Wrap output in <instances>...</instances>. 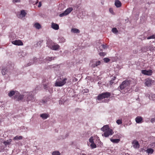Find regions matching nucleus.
Returning a JSON list of instances; mask_svg holds the SVG:
<instances>
[{
  "mask_svg": "<svg viewBox=\"0 0 155 155\" xmlns=\"http://www.w3.org/2000/svg\"><path fill=\"white\" fill-rule=\"evenodd\" d=\"M111 96V94L110 92H105L99 94L96 98V99L101 100L105 98H108Z\"/></svg>",
  "mask_w": 155,
  "mask_h": 155,
  "instance_id": "f257e3e1",
  "label": "nucleus"
},
{
  "mask_svg": "<svg viewBox=\"0 0 155 155\" xmlns=\"http://www.w3.org/2000/svg\"><path fill=\"white\" fill-rule=\"evenodd\" d=\"M130 80H127L123 81L120 86V88L122 90L131 84Z\"/></svg>",
  "mask_w": 155,
  "mask_h": 155,
  "instance_id": "f03ea898",
  "label": "nucleus"
},
{
  "mask_svg": "<svg viewBox=\"0 0 155 155\" xmlns=\"http://www.w3.org/2000/svg\"><path fill=\"white\" fill-rule=\"evenodd\" d=\"M101 64V61L96 60H93L91 61L89 64L91 67L94 68L100 65Z\"/></svg>",
  "mask_w": 155,
  "mask_h": 155,
  "instance_id": "7ed1b4c3",
  "label": "nucleus"
},
{
  "mask_svg": "<svg viewBox=\"0 0 155 155\" xmlns=\"http://www.w3.org/2000/svg\"><path fill=\"white\" fill-rule=\"evenodd\" d=\"M67 78H65L62 81H57L55 84V86L61 87L64 85L66 83V81Z\"/></svg>",
  "mask_w": 155,
  "mask_h": 155,
  "instance_id": "20e7f679",
  "label": "nucleus"
},
{
  "mask_svg": "<svg viewBox=\"0 0 155 155\" xmlns=\"http://www.w3.org/2000/svg\"><path fill=\"white\" fill-rule=\"evenodd\" d=\"M24 96L23 95H21L18 91L17 94H15V96H14V98L17 101H22L24 99Z\"/></svg>",
  "mask_w": 155,
  "mask_h": 155,
  "instance_id": "39448f33",
  "label": "nucleus"
},
{
  "mask_svg": "<svg viewBox=\"0 0 155 155\" xmlns=\"http://www.w3.org/2000/svg\"><path fill=\"white\" fill-rule=\"evenodd\" d=\"M73 10L72 8H67L64 12L60 14L59 16L61 17L66 15L70 13Z\"/></svg>",
  "mask_w": 155,
  "mask_h": 155,
  "instance_id": "423d86ee",
  "label": "nucleus"
},
{
  "mask_svg": "<svg viewBox=\"0 0 155 155\" xmlns=\"http://www.w3.org/2000/svg\"><path fill=\"white\" fill-rule=\"evenodd\" d=\"M27 13L25 12L24 10H21L20 13L18 12L17 15V17L19 18H22L24 17L26 15Z\"/></svg>",
  "mask_w": 155,
  "mask_h": 155,
  "instance_id": "0eeeda50",
  "label": "nucleus"
},
{
  "mask_svg": "<svg viewBox=\"0 0 155 155\" xmlns=\"http://www.w3.org/2000/svg\"><path fill=\"white\" fill-rule=\"evenodd\" d=\"M113 133L114 132L112 130L110 129V130H108L104 132V134H103L102 135L105 137H109L110 135H112Z\"/></svg>",
  "mask_w": 155,
  "mask_h": 155,
  "instance_id": "6e6552de",
  "label": "nucleus"
},
{
  "mask_svg": "<svg viewBox=\"0 0 155 155\" xmlns=\"http://www.w3.org/2000/svg\"><path fill=\"white\" fill-rule=\"evenodd\" d=\"M141 73L144 75L150 76L152 74V71L151 70H141Z\"/></svg>",
  "mask_w": 155,
  "mask_h": 155,
  "instance_id": "1a4fd4ad",
  "label": "nucleus"
},
{
  "mask_svg": "<svg viewBox=\"0 0 155 155\" xmlns=\"http://www.w3.org/2000/svg\"><path fill=\"white\" fill-rule=\"evenodd\" d=\"M48 45L49 48L54 50H58L60 48L59 45L58 44L51 45L48 44Z\"/></svg>",
  "mask_w": 155,
  "mask_h": 155,
  "instance_id": "9d476101",
  "label": "nucleus"
},
{
  "mask_svg": "<svg viewBox=\"0 0 155 155\" xmlns=\"http://www.w3.org/2000/svg\"><path fill=\"white\" fill-rule=\"evenodd\" d=\"M12 43L16 45H23V44L21 40H15L12 41Z\"/></svg>",
  "mask_w": 155,
  "mask_h": 155,
  "instance_id": "9b49d317",
  "label": "nucleus"
},
{
  "mask_svg": "<svg viewBox=\"0 0 155 155\" xmlns=\"http://www.w3.org/2000/svg\"><path fill=\"white\" fill-rule=\"evenodd\" d=\"M27 98L26 99V100L28 101H30L32 100L33 99V96L32 94V92H30L27 95Z\"/></svg>",
  "mask_w": 155,
  "mask_h": 155,
  "instance_id": "f8f14e48",
  "label": "nucleus"
},
{
  "mask_svg": "<svg viewBox=\"0 0 155 155\" xmlns=\"http://www.w3.org/2000/svg\"><path fill=\"white\" fill-rule=\"evenodd\" d=\"M133 146L135 148H138L140 147V144L136 140H134L132 142Z\"/></svg>",
  "mask_w": 155,
  "mask_h": 155,
  "instance_id": "ddd939ff",
  "label": "nucleus"
},
{
  "mask_svg": "<svg viewBox=\"0 0 155 155\" xmlns=\"http://www.w3.org/2000/svg\"><path fill=\"white\" fill-rule=\"evenodd\" d=\"M153 83V81L150 79H146L145 82V85L148 87L150 86Z\"/></svg>",
  "mask_w": 155,
  "mask_h": 155,
  "instance_id": "4468645a",
  "label": "nucleus"
},
{
  "mask_svg": "<svg viewBox=\"0 0 155 155\" xmlns=\"http://www.w3.org/2000/svg\"><path fill=\"white\" fill-rule=\"evenodd\" d=\"M51 27L52 28L55 30H58L59 28V26L58 25L54 22L52 23Z\"/></svg>",
  "mask_w": 155,
  "mask_h": 155,
  "instance_id": "2eb2a0df",
  "label": "nucleus"
},
{
  "mask_svg": "<svg viewBox=\"0 0 155 155\" xmlns=\"http://www.w3.org/2000/svg\"><path fill=\"white\" fill-rule=\"evenodd\" d=\"M114 4L115 6L117 8L120 7L122 5L121 2L119 0H115Z\"/></svg>",
  "mask_w": 155,
  "mask_h": 155,
  "instance_id": "dca6fc26",
  "label": "nucleus"
},
{
  "mask_svg": "<svg viewBox=\"0 0 155 155\" xmlns=\"http://www.w3.org/2000/svg\"><path fill=\"white\" fill-rule=\"evenodd\" d=\"M101 130L105 132L108 130H110L109 126L108 125L104 126L103 127L101 128Z\"/></svg>",
  "mask_w": 155,
  "mask_h": 155,
  "instance_id": "f3484780",
  "label": "nucleus"
},
{
  "mask_svg": "<svg viewBox=\"0 0 155 155\" xmlns=\"http://www.w3.org/2000/svg\"><path fill=\"white\" fill-rule=\"evenodd\" d=\"M142 118L140 116H137L135 118V120L137 123H140L142 122Z\"/></svg>",
  "mask_w": 155,
  "mask_h": 155,
  "instance_id": "a211bd4d",
  "label": "nucleus"
},
{
  "mask_svg": "<svg viewBox=\"0 0 155 155\" xmlns=\"http://www.w3.org/2000/svg\"><path fill=\"white\" fill-rule=\"evenodd\" d=\"M7 72V68L6 67H2L1 71L2 74L3 75H5Z\"/></svg>",
  "mask_w": 155,
  "mask_h": 155,
  "instance_id": "6ab92c4d",
  "label": "nucleus"
},
{
  "mask_svg": "<svg viewBox=\"0 0 155 155\" xmlns=\"http://www.w3.org/2000/svg\"><path fill=\"white\" fill-rule=\"evenodd\" d=\"M17 92H18L17 91H12L8 93V95L10 97H11L14 95V96H15V94H17Z\"/></svg>",
  "mask_w": 155,
  "mask_h": 155,
  "instance_id": "aec40b11",
  "label": "nucleus"
},
{
  "mask_svg": "<svg viewBox=\"0 0 155 155\" xmlns=\"http://www.w3.org/2000/svg\"><path fill=\"white\" fill-rule=\"evenodd\" d=\"M40 116L43 119H45L48 117L49 115L46 114H40Z\"/></svg>",
  "mask_w": 155,
  "mask_h": 155,
  "instance_id": "412c9836",
  "label": "nucleus"
},
{
  "mask_svg": "<svg viewBox=\"0 0 155 155\" xmlns=\"http://www.w3.org/2000/svg\"><path fill=\"white\" fill-rule=\"evenodd\" d=\"M71 32L74 33H78L80 32V31L79 29L75 28H72L71 30Z\"/></svg>",
  "mask_w": 155,
  "mask_h": 155,
  "instance_id": "4be33fe9",
  "label": "nucleus"
},
{
  "mask_svg": "<svg viewBox=\"0 0 155 155\" xmlns=\"http://www.w3.org/2000/svg\"><path fill=\"white\" fill-rule=\"evenodd\" d=\"M146 152L149 154H152L154 152V150L152 148L147 149L146 150Z\"/></svg>",
  "mask_w": 155,
  "mask_h": 155,
  "instance_id": "5701e85b",
  "label": "nucleus"
},
{
  "mask_svg": "<svg viewBox=\"0 0 155 155\" xmlns=\"http://www.w3.org/2000/svg\"><path fill=\"white\" fill-rule=\"evenodd\" d=\"M22 138H23V137L21 136H16L15 137L13 138V139L14 140H21L22 139Z\"/></svg>",
  "mask_w": 155,
  "mask_h": 155,
  "instance_id": "b1692460",
  "label": "nucleus"
},
{
  "mask_svg": "<svg viewBox=\"0 0 155 155\" xmlns=\"http://www.w3.org/2000/svg\"><path fill=\"white\" fill-rule=\"evenodd\" d=\"M12 140L11 139H9L8 140H7L6 141H4L3 143L5 145H9L10 144Z\"/></svg>",
  "mask_w": 155,
  "mask_h": 155,
  "instance_id": "393cba45",
  "label": "nucleus"
},
{
  "mask_svg": "<svg viewBox=\"0 0 155 155\" xmlns=\"http://www.w3.org/2000/svg\"><path fill=\"white\" fill-rule=\"evenodd\" d=\"M110 140L112 142L116 143H118L120 141L119 139H114L113 138L110 139Z\"/></svg>",
  "mask_w": 155,
  "mask_h": 155,
  "instance_id": "a878e982",
  "label": "nucleus"
},
{
  "mask_svg": "<svg viewBox=\"0 0 155 155\" xmlns=\"http://www.w3.org/2000/svg\"><path fill=\"white\" fill-rule=\"evenodd\" d=\"M34 26L36 28L38 29H39L41 28V25L38 23H35L34 25Z\"/></svg>",
  "mask_w": 155,
  "mask_h": 155,
  "instance_id": "bb28decb",
  "label": "nucleus"
},
{
  "mask_svg": "<svg viewBox=\"0 0 155 155\" xmlns=\"http://www.w3.org/2000/svg\"><path fill=\"white\" fill-rule=\"evenodd\" d=\"M60 153L58 151H54L52 152V155H60Z\"/></svg>",
  "mask_w": 155,
  "mask_h": 155,
  "instance_id": "cd10ccee",
  "label": "nucleus"
},
{
  "mask_svg": "<svg viewBox=\"0 0 155 155\" xmlns=\"http://www.w3.org/2000/svg\"><path fill=\"white\" fill-rule=\"evenodd\" d=\"M91 143L90 146L92 148H94L96 147V145L94 143V142Z\"/></svg>",
  "mask_w": 155,
  "mask_h": 155,
  "instance_id": "c85d7f7f",
  "label": "nucleus"
},
{
  "mask_svg": "<svg viewBox=\"0 0 155 155\" xmlns=\"http://www.w3.org/2000/svg\"><path fill=\"white\" fill-rule=\"evenodd\" d=\"M150 147H151L152 148H154L155 147V142H153L149 145Z\"/></svg>",
  "mask_w": 155,
  "mask_h": 155,
  "instance_id": "c756f323",
  "label": "nucleus"
},
{
  "mask_svg": "<svg viewBox=\"0 0 155 155\" xmlns=\"http://www.w3.org/2000/svg\"><path fill=\"white\" fill-rule=\"evenodd\" d=\"M103 60L104 62L107 63L110 61V59L107 58H105L103 59Z\"/></svg>",
  "mask_w": 155,
  "mask_h": 155,
  "instance_id": "7c9ffc66",
  "label": "nucleus"
},
{
  "mask_svg": "<svg viewBox=\"0 0 155 155\" xmlns=\"http://www.w3.org/2000/svg\"><path fill=\"white\" fill-rule=\"evenodd\" d=\"M154 38H155V35L150 36L148 37L147 38V39H154Z\"/></svg>",
  "mask_w": 155,
  "mask_h": 155,
  "instance_id": "2f4dec72",
  "label": "nucleus"
},
{
  "mask_svg": "<svg viewBox=\"0 0 155 155\" xmlns=\"http://www.w3.org/2000/svg\"><path fill=\"white\" fill-rule=\"evenodd\" d=\"M112 31L113 33H116L118 32V31L116 28H114L112 29Z\"/></svg>",
  "mask_w": 155,
  "mask_h": 155,
  "instance_id": "473e14b6",
  "label": "nucleus"
},
{
  "mask_svg": "<svg viewBox=\"0 0 155 155\" xmlns=\"http://www.w3.org/2000/svg\"><path fill=\"white\" fill-rule=\"evenodd\" d=\"M116 123L118 124H120L122 123L121 119H118L116 121Z\"/></svg>",
  "mask_w": 155,
  "mask_h": 155,
  "instance_id": "72a5a7b5",
  "label": "nucleus"
},
{
  "mask_svg": "<svg viewBox=\"0 0 155 155\" xmlns=\"http://www.w3.org/2000/svg\"><path fill=\"white\" fill-rule=\"evenodd\" d=\"M65 39L64 38L62 37L60 39L59 41L61 42H64L65 41Z\"/></svg>",
  "mask_w": 155,
  "mask_h": 155,
  "instance_id": "f704fd0d",
  "label": "nucleus"
},
{
  "mask_svg": "<svg viewBox=\"0 0 155 155\" xmlns=\"http://www.w3.org/2000/svg\"><path fill=\"white\" fill-rule=\"evenodd\" d=\"M89 141L91 143L94 142V140L92 137H91L89 139Z\"/></svg>",
  "mask_w": 155,
  "mask_h": 155,
  "instance_id": "c9c22d12",
  "label": "nucleus"
},
{
  "mask_svg": "<svg viewBox=\"0 0 155 155\" xmlns=\"http://www.w3.org/2000/svg\"><path fill=\"white\" fill-rule=\"evenodd\" d=\"M47 60L49 61H51L52 60L54 59V58H53V57H48L47 58Z\"/></svg>",
  "mask_w": 155,
  "mask_h": 155,
  "instance_id": "e433bc0d",
  "label": "nucleus"
},
{
  "mask_svg": "<svg viewBox=\"0 0 155 155\" xmlns=\"http://www.w3.org/2000/svg\"><path fill=\"white\" fill-rule=\"evenodd\" d=\"M151 99L153 101H155V94H153L152 95Z\"/></svg>",
  "mask_w": 155,
  "mask_h": 155,
  "instance_id": "4c0bfd02",
  "label": "nucleus"
},
{
  "mask_svg": "<svg viewBox=\"0 0 155 155\" xmlns=\"http://www.w3.org/2000/svg\"><path fill=\"white\" fill-rule=\"evenodd\" d=\"M84 93H87L89 92V90L88 89H86L84 90Z\"/></svg>",
  "mask_w": 155,
  "mask_h": 155,
  "instance_id": "58836bf2",
  "label": "nucleus"
},
{
  "mask_svg": "<svg viewBox=\"0 0 155 155\" xmlns=\"http://www.w3.org/2000/svg\"><path fill=\"white\" fill-rule=\"evenodd\" d=\"M150 121L152 123H153L155 122V118H152L151 119Z\"/></svg>",
  "mask_w": 155,
  "mask_h": 155,
  "instance_id": "ea45409f",
  "label": "nucleus"
},
{
  "mask_svg": "<svg viewBox=\"0 0 155 155\" xmlns=\"http://www.w3.org/2000/svg\"><path fill=\"white\" fill-rule=\"evenodd\" d=\"M20 2V0H13V2Z\"/></svg>",
  "mask_w": 155,
  "mask_h": 155,
  "instance_id": "a19ab883",
  "label": "nucleus"
},
{
  "mask_svg": "<svg viewBox=\"0 0 155 155\" xmlns=\"http://www.w3.org/2000/svg\"><path fill=\"white\" fill-rule=\"evenodd\" d=\"M109 11L112 14L113 13V9L112 8H110Z\"/></svg>",
  "mask_w": 155,
  "mask_h": 155,
  "instance_id": "79ce46f5",
  "label": "nucleus"
},
{
  "mask_svg": "<svg viewBox=\"0 0 155 155\" xmlns=\"http://www.w3.org/2000/svg\"><path fill=\"white\" fill-rule=\"evenodd\" d=\"M41 2H39V4H38V7L39 8V7H41Z\"/></svg>",
  "mask_w": 155,
  "mask_h": 155,
  "instance_id": "37998d69",
  "label": "nucleus"
},
{
  "mask_svg": "<svg viewBox=\"0 0 155 155\" xmlns=\"http://www.w3.org/2000/svg\"><path fill=\"white\" fill-rule=\"evenodd\" d=\"M113 81V80H110V85H112V84L114 83Z\"/></svg>",
  "mask_w": 155,
  "mask_h": 155,
  "instance_id": "c03bdc74",
  "label": "nucleus"
},
{
  "mask_svg": "<svg viewBox=\"0 0 155 155\" xmlns=\"http://www.w3.org/2000/svg\"><path fill=\"white\" fill-rule=\"evenodd\" d=\"M104 53L103 52H100L99 53V55L101 56H102L104 55Z\"/></svg>",
  "mask_w": 155,
  "mask_h": 155,
  "instance_id": "a18cd8bd",
  "label": "nucleus"
},
{
  "mask_svg": "<svg viewBox=\"0 0 155 155\" xmlns=\"http://www.w3.org/2000/svg\"><path fill=\"white\" fill-rule=\"evenodd\" d=\"M102 48H104V49H105V47H106V46L104 45H102Z\"/></svg>",
  "mask_w": 155,
  "mask_h": 155,
  "instance_id": "49530a36",
  "label": "nucleus"
},
{
  "mask_svg": "<svg viewBox=\"0 0 155 155\" xmlns=\"http://www.w3.org/2000/svg\"><path fill=\"white\" fill-rule=\"evenodd\" d=\"M44 88L45 89L47 87H46V84H44Z\"/></svg>",
  "mask_w": 155,
  "mask_h": 155,
  "instance_id": "de8ad7c7",
  "label": "nucleus"
},
{
  "mask_svg": "<svg viewBox=\"0 0 155 155\" xmlns=\"http://www.w3.org/2000/svg\"><path fill=\"white\" fill-rule=\"evenodd\" d=\"M38 0H37V2H36L35 4H36L38 3Z\"/></svg>",
  "mask_w": 155,
  "mask_h": 155,
  "instance_id": "09e8293b",
  "label": "nucleus"
},
{
  "mask_svg": "<svg viewBox=\"0 0 155 155\" xmlns=\"http://www.w3.org/2000/svg\"><path fill=\"white\" fill-rule=\"evenodd\" d=\"M82 155H86V154H84V153H83V154H82Z\"/></svg>",
  "mask_w": 155,
  "mask_h": 155,
  "instance_id": "8fccbe9b",
  "label": "nucleus"
},
{
  "mask_svg": "<svg viewBox=\"0 0 155 155\" xmlns=\"http://www.w3.org/2000/svg\"><path fill=\"white\" fill-rule=\"evenodd\" d=\"M141 50H143V48H141Z\"/></svg>",
  "mask_w": 155,
  "mask_h": 155,
  "instance_id": "3c124183",
  "label": "nucleus"
},
{
  "mask_svg": "<svg viewBox=\"0 0 155 155\" xmlns=\"http://www.w3.org/2000/svg\"><path fill=\"white\" fill-rule=\"evenodd\" d=\"M147 46H146V48H147Z\"/></svg>",
  "mask_w": 155,
  "mask_h": 155,
  "instance_id": "603ef678",
  "label": "nucleus"
}]
</instances>
